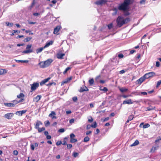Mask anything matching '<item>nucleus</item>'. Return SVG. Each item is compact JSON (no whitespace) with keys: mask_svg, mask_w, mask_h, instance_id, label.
<instances>
[{"mask_svg":"<svg viewBox=\"0 0 161 161\" xmlns=\"http://www.w3.org/2000/svg\"><path fill=\"white\" fill-rule=\"evenodd\" d=\"M130 4V0H124L123 3L119 6L118 9L123 11H128L129 9V6Z\"/></svg>","mask_w":161,"mask_h":161,"instance_id":"1","label":"nucleus"},{"mask_svg":"<svg viewBox=\"0 0 161 161\" xmlns=\"http://www.w3.org/2000/svg\"><path fill=\"white\" fill-rule=\"evenodd\" d=\"M53 60L51 59H49L44 62H40L39 64L41 68H44L48 66L53 62Z\"/></svg>","mask_w":161,"mask_h":161,"instance_id":"2","label":"nucleus"},{"mask_svg":"<svg viewBox=\"0 0 161 161\" xmlns=\"http://www.w3.org/2000/svg\"><path fill=\"white\" fill-rule=\"evenodd\" d=\"M123 18L120 16H119L117 19V25L119 27H121L123 25L125 24Z\"/></svg>","mask_w":161,"mask_h":161,"instance_id":"3","label":"nucleus"},{"mask_svg":"<svg viewBox=\"0 0 161 161\" xmlns=\"http://www.w3.org/2000/svg\"><path fill=\"white\" fill-rule=\"evenodd\" d=\"M20 102V99L19 100H14L13 101V103H4V104L5 106L11 107L14 106L15 105Z\"/></svg>","mask_w":161,"mask_h":161,"instance_id":"4","label":"nucleus"},{"mask_svg":"<svg viewBox=\"0 0 161 161\" xmlns=\"http://www.w3.org/2000/svg\"><path fill=\"white\" fill-rule=\"evenodd\" d=\"M32 47L31 44L28 45L27 46L26 50L22 52V53L24 54L29 53L32 52L33 50L31 49Z\"/></svg>","mask_w":161,"mask_h":161,"instance_id":"5","label":"nucleus"},{"mask_svg":"<svg viewBox=\"0 0 161 161\" xmlns=\"http://www.w3.org/2000/svg\"><path fill=\"white\" fill-rule=\"evenodd\" d=\"M30 85L31 86V92L36 90L39 86V83L37 82H34L32 84H31Z\"/></svg>","mask_w":161,"mask_h":161,"instance_id":"6","label":"nucleus"},{"mask_svg":"<svg viewBox=\"0 0 161 161\" xmlns=\"http://www.w3.org/2000/svg\"><path fill=\"white\" fill-rule=\"evenodd\" d=\"M155 75V73L154 72H152L146 73L144 76L146 79H147L154 76Z\"/></svg>","mask_w":161,"mask_h":161,"instance_id":"7","label":"nucleus"},{"mask_svg":"<svg viewBox=\"0 0 161 161\" xmlns=\"http://www.w3.org/2000/svg\"><path fill=\"white\" fill-rule=\"evenodd\" d=\"M107 2L106 0H99L95 2V3L97 5H102L106 3Z\"/></svg>","mask_w":161,"mask_h":161,"instance_id":"8","label":"nucleus"},{"mask_svg":"<svg viewBox=\"0 0 161 161\" xmlns=\"http://www.w3.org/2000/svg\"><path fill=\"white\" fill-rule=\"evenodd\" d=\"M146 78L144 77V76L140 78L139 79L136 81V84L140 85L145 80Z\"/></svg>","mask_w":161,"mask_h":161,"instance_id":"9","label":"nucleus"},{"mask_svg":"<svg viewBox=\"0 0 161 161\" xmlns=\"http://www.w3.org/2000/svg\"><path fill=\"white\" fill-rule=\"evenodd\" d=\"M75 135L73 134L72 133L70 135V142L71 143H74L77 141V140L76 139H75L74 138L75 137Z\"/></svg>","mask_w":161,"mask_h":161,"instance_id":"10","label":"nucleus"},{"mask_svg":"<svg viewBox=\"0 0 161 161\" xmlns=\"http://www.w3.org/2000/svg\"><path fill=\"white\" fill-rule=\"evenodd\" d=\"M13 113H8L4 115V117L8 119H10L13 116Z\"/></svg>","mask_w":161,"mask_h":161,"instance_id":"11","label":"nucleus"},{"mask_svg":"<svg viewBox=\"0 0 161 161\" xmlns=\"http://www.w3.org/2000/svg\"><path fill=\"white\" fill-rule=\"evenodd\" d=\"M56 113L54 111H52L51 113L49 115V116L52 118L53 119H56L57 117L55 116Z\"/></svg>","mask_w":161,"mask_h":161,"instance_id":"12","label":"nucleus"},{"mask_svg":"<svg viewBox=\"0 0 161 161\" xmlns=\"http://www.w3.org/2000/svg\"><path fill=\"white\" fill-rule=\"evenodd\" d=\"M51 78L50 77H48L46 79H44L40 83V85L41 86H42L45 83L47 82V81H48Z\"/></svg>","mask_w":161,"mask_h":161,"instance_id":"13","label":"nucleus"},{"mask_svg":"<svg viewBox=\"0 0 161 161\" xmlns=\"http://www.w3.org/2000/svg\"><path fill=\"white\" fill-rule=\"evenodd\" d=\"M88 90V89L86 86H84L83 87H81L80 90H79V91L80 92H82L84 91H87Z\"/></svg>","mask_w":161,"mask_h":161,"instance_id":"14","label":"nucleus"},{"mask_svg":"<svg viewBox=\"0 0 161 161\" xmlns=\"http://www.w3.org/2000/svg\"><path fill=\"white\" fill-rule=\"evenodd\" d=\"M61 28V27L59 26H58L56 27L54 30L53 33L54 34H57L58 31H59Z\"/></svg>","mask_w":161,"mask_h":161,"instance_id":"15","label":"nucleus"},{"mask_svg":"<svg viewBox=\"0 0 161 161\" xmlns=\"http://www.w3.org/2000/svg\"><path fill=\"white\" fill-rule=\"evenodd\" d=\"M41 97L42 96L41 95H38L33 98V101L37 102L41 99Z\"/></svg>","mask_w":161,"mask_h":161,"instance_id":"16","label":"nucleus"},{"mask_svg":"<svg viewBox=\"0 0 161 161\" xmlns=\"http://www.w3.org/2000/svg\"><path fill=\"white\" fill-rule=\"evenodd\" d=\"M133 103L132 100L131 99H129L127 100H125L123 102V104H131Z\"/></svg>","mask_w":161,"mask_h":161,"instance_id":"17","label":"nucleus"},{"mask_svg":"<svg viewBox=\"0 0 161 161\" xmlns=\"http://www.w3.org/2000/svg\"><path fill=\"white\" fill-rule=\"evenodd\" d=\"M42 123L39 121H37L35 125V128L38 129L39 128V126L40 125H42Z\"/></svg>","mask_w":161,"mask_h":161,"instance_id":"18","label":"nucleus"},{"mask_svg":"<svg viewBox=\"0 0 161 161\" xmlns=\"http://www.w3.org/2000/svg\"><path fill=\"white\" fill-rule=\"evenodd\" d=\"M64 55L65 54L64 53H59L57 54V57L58 59H62Z\"/></svg>","mask_w":161,"mask_h":161,"instance_id":"19","label":"nucleus"},{"mask_svg":"<svg viewBox=\"0 0 161 161\" xmlns=\"http://www.w3.org/2000/svg\"><path fill=\"white\" fill-rule=\"evenodd\" d=\"M53 42L52 41H50L49 42H47L46 43V44L44 47V48H46L48 47L50 45L52 44Z\"/></svg>","mask_w":161,"mask_h":161,"instance_id":"20","label":"nucleus"},{"mask_svg":"<svg viewBox=\"0 0 161 161\" xmlns=\"http://www.w3.org/2000/svg\"><path fill=\"white\" fill-rule=\"evenodd\" d=\"M7 72V70L6 69H0V75L4 74Z\"/></svg>","mask_w":161,"mask_h":161,"instance_id":"21","label":"nucleus"},{"mask_svg":"<svg viewBox=\"0 0 161 161\" xmlns=\"http://www.w3.org/2000/svg\"><path fill=\"white\" fill-rule=\"evenodd\" d=\"M139 142L138 140H136L135 141V142L131 145L130 146L131 147H133L135 146L136 145H138L139 144Z\"/></svg>","mask_w":161,"mask_h":161,"instance_id":"22","label":"nucleus"},{"mask_svg":"<svg viewBox=\"0 0 161 161\" xmlns=\"http://www.w3.org/2000/svg\"><path fill=\"white\" fill-rule=\"evenodd\" d=\"M119 90L122 92H124L127 91L128 90V89L124 87L119 88Z\"/></svg>","mask_w":161,"mask_h":161,"instance_id":"23","label":"nucleus"},{"mask_svg":"<svg viewBox=\"0 0 161 161\" xmlns=\"http://www.w3.org/2000/svg\"><path fill=\"white\" fill-rule=\"evenodd\" d=\"M6 25L8 26L9 27H11L13 26V25H14L13 23H9L8 22H6Z\"/></svg>","mask_w":161,"mask_h":161,"instance_id":"24","label":"nucleus"},{"mask_svg":"<svg viewBox=\"0 0 161 161\" xmlns=\"http://www.w3.org/2000/svg\"><path fill=\"white\" fill-rule=\"evenodd\" d=\"M45 48H44V47H42L39 48L37 49L36 50L37 53H39L41 52Z\"/></svg>","mask_w":161,"mask_h":161,"instance_id":"25","label":"nucleus"},{"mask_svg":"<svg viewBox=\"0 0 161 161\" xmlns=\"http://www.w3.org/2000/svg\"><path fill=\"white\" fill-rule=\"evenodd\" d=\"M94 81L93 78L89 80V83L90 85L92 86L94 83Z\"/></svg>","mask_w":161,"mask_h":161,"instance_id":"26","label":"nucleus"},{"mask_svg":"<svg viewBox=\"0 0 161 161\" xmlns=\"http://www.w3.org/2000/svg\"><path fill=\"white\" fill-rule=\"evenodd\" d=\"M157 147H153L151 150L150 152L151 153H154L155 151L157 150Z\"/></svg>","mask_w":161,"mask_h":161,"instance_id":"27","label":"nucleus"},{"mask_svg":"<svg viewBox=\"0 0 161 161\" xmlns=\"http://www.w3.org/2000/svg\"><path fill=\"white\" fill-rule=\"evenodd\" d=\"M45 129L44 127H43L42 128H38L37 130H38V132L39 133L41 132H42L44 130H45Z\"/></svg>","mask_w":161,"mask_h":161,"instance_id":"28","label":"nucleus"},{"mask_svg":"<svg viewBox=\"0 0 161 161\" xmlns=\"http://www.w3.org/2000/svg\"><path fill=\"white\" fill-rule=\"evenodd\" d=\"M25 97L23 93H21V102H23L25 99L24 97Z\"/></svg>","mask_w":161,"mask_h":161,"instance_id":"29","label":"nucleus"},{"mask_svg":"<svg viewBox=\"0 0 161 161\" xmlns=\"http://www.w3.org/2000/svg\"><path fill=\"white\" fill-rule=\"evenodd\" d=\"M31 39V37H26V38H25L24 39V42H28Z\"/></svg>","mask_w":161,"mask_h":161,"instance_id":"30","label":"nucleus"},{"mask_svg":"<svg viewBox=\"0 0 161 161\" xmlns=\"http://www.w3.org/2000/svg\"><path fill=\"white\" fill-rule=\"evenodd\" d=\"M161 140V137L159 136L157 138V139L155 141V143L156 144H157L158 142Z\"/></svg>","mask_w":161,"mask_h":161,"instance_id":"31","label":"nucleus"},{"mask_svg":"<svg viewBox=\"0 0 161 161\" xmlns=\"http://www.w3.org/2000/svg\"><path fill=\"white\" fill-rule=\"evenodd\" d=\"M91 126L92 128H95L97 126V123L96 122H94L93 125H92Z\"/></svg>","mask_w":161,"mask_h":161,"instance_id":"32","label":"nucleus"},{"mask_svg":"<svg viewBox=\"0 0 161 161\" xmlns=\"http://www.w3.org/2000/svg\"><path fill=\"white\" fill-rule=\"evenodd\" d=\"M134 118V116L133 115H130L128 118V120L130 121L133 119Z\"/></svg>","mask_w":161,"mask_h":161,"instance_id":"33","label":"nucleus"},{"mask_svg":"<svg viewBox=\"0 0 161 161\" xmlns=\"http://www.w3.org/2000/svg\"><path fill=\"white\" fill-rule=\"evenodd\" d=\"M150 126V125L148 124H147L145 125H144L143 126V128H148Z\"/></svg>","mask_w":161,"mask_h":161,"instance_id":"34","label":"nucleus"},{"mask_svg":"<svg viewBox=\"0 0 161 161\" xmlns=\"http://www.w3.org/2000/svg\"><path fill=\"white\" fill-rule=\"evenodd\" d=\"M124 21H125V24L129 22L130 20V19L129 18H126L125 19H124Z\"/></svg>","mask_w":161,"mask_h":161,"instance_id":"35","label":"nucleus"},{"mask_svg":"<svg viewBox=\"0 0 161 161\" xmlns=\"http://www.w3.org/2000/svg\"><path fill=\"white\" fill-rule=\"evenodd\" d=\"M89 140V138L88 136H86L85 137L84 139V142H87Z\"/></svg>","mask_w":161,"mask_h":161,"instance_id":"36","label":"nucleus"},{"mask_svg":"<svg viewBox=\"0 0 161 161\" xmlns=\"http://www.w3.org/2000/svg\"><path fill=\"white\" fill-rule=\"evenodd\" d=\"M71 69V68L68 67L63 72L64 74H65L68 71L69 69Z\"/></svg>","mask_w":161,"mask_h":161,"instance_id":"37","label":"nucleus"},{"mask_svg":"<svg viewBox=\"0 0 161 161\" xmlns=\"http://www.w3.org/2000/svg\"><path fill=\"white\" fill-rule=\"evenodd\" d=\"M100 90L102 91H103L104 92H106L108 91V89L105 87H104L103 89H100Z\"/></svg>","mask_w":161,"mask_h":161,"instance_id":"38","label":"nucleus"},{"mask_svg":"<svg viewBox=\"0 0 161 161\" xmlns=\"http://www.w3.org/2000/svg\"><path fill=\"white\" fill-rule=\"evenodd\" d=\"M155 107L153 108V107H148L147 108V109L146 110H148V111H150L151 110H153L154 109Z\"/></svg>","mask_w":161,"mask_h":161,"instance_id":"39","label":"nucleus"},{"mask_svg":"<svg viewBox=\"0 0 161 161\" xmlns=\"http://www.w3.org/2000/svg\"><path fill=\"white\" fill-rule=\"evenodd\" d=\"M64 128H61L60 129L58 130V132H59L63 133L64 131Z\"/></svg>","mask_w":161,"mask_h":161,"instance_id":"40","label":"nucleus"},{"mask_svg":"<svg viewBox=\"0 0 161 161\" xmlns=\"http://www.w3.org/2000/svg\"><path fill=\"white\" fill-rule=\"evenodd\" d=\"M161 84V80H160L158 81L156 87H158Z\"/></svg>","mask_w":161,"mask_h":161,"instance_id":"41","label":"nucleus"},{"mask_svg":"<svg viewBox=\"0 0 161 161\" xmlns=\"http://www.w3.org/2000/svg\"><path fill=\"white\" fill-rule=\"evenodd\" d=\"M67 148L68 149H70L72 147V145L71 144H67Z\"/></svg>","mask_w":161,"mask_h":161,"instance_id":"42","label":"nucleus"},{"mask_svg":"<svg viewBox=\"0 0 161 161\" xmlns=\"http://www.w3.org/2000/svg\"><path fill=\"white\" fill-rule=\"evenodd\" d=\"M45 123V125L46 126H47L50 124V122L49 121L47 120L46 121Z\"/></svg>","mask_w":161,"mask_h":161,"instance_id":"43","label":"nucleus"},{"mask_svg":"<svg viewBox=\"0 0 161 161\" xmlns=\"http://www.w3.org/2000/svg\"><path fill=\"white\" fill-rule=\"evenodd\" d=\"M78 155V153H74L73 154V156L75 157H77Z\"/></svg>","mask_w":161,"mask_h":161,"instance_id":"44","label":"nucleus"},{"mask_svg":"<svg viewBox=\"0 0 161 161\" xmlns=\"http://www.w3.org/2000/svg\"><path fill=\"white\" fill-rule=\"evenodd\" d=\"M113 25L112 23L108 25V28L109 29H111Z\"/></svg>","mask_w":161,"mask_h":161,"instance_id":"45","label":"nucleus"},{"mask_svg":"<svg viewBox=\"0 0 161 161\" xmlns=\"http://www.w3.org/2000/svg\"><path fill=\"white\" fill-rule=\"evenodd\" d=\"M75 119H72L69 120V123L70 124H72L74 122Z\"/></svg>","mask_w":161,"mask_h":161,"instance_id":"46","label":"nucleus"},{"mask_svg":"<svg viewBox=\"0 0 161 161\" xmlns=\"http://www.w3.org/2000/svg\"><path fill=\"white\" fill-rule=\"evenodd\" d=\"M100 77L101 76L99 75L96 77L95 79V80L97 82H98L99 81V79Z\"/></svg>","mask_w":161,"mask_h":161,"instance_id":"47","label":"nucleus"},{"mask_svg":"<svg viewBox=\"0 0 161 161\" xmlns=\"http://www.w3.org/2000/svg\"><path fill=\"white\" fill-rule=\"evenodd\" d=\"M53 84H54V85H55L56 83H55L54 82H52V83H48V84H47V86H50L52 85Z\"/></svg>","mask_w":161,"mask_h":161,"instance_id":"48","label":"nucleus"},{"mask_svg":"<svg viewBox=\"0 0 161 161\" xmlns=\"http://www.w3.org/2000/svg\"><path fill=\"white\" fill-rule=\"evenodd\" d=\"M26 111L27 110H24L21 111V115H22V114L25 113Z\"/></svg>","mask_w":161,"mask_h":161,"instance_id":"49","label":"nucleus"},{"mask_svg":"<svg viewBox=\"0 0 161 161\" xmlns=\"http://www.w3.org/2000/svg\"><path fill=\"white\" fill-rule=\"evenodd\" d=\"M156 67H159L160 63L159 62H158V61L156 62Z\"/></svg>","mask_w":161,"mask_h":161,"instance_id":"50","label":"nucleus"},{"mask_svg":"<svg viewBox=\"0 0 161 161\" xmlns=\"http://www.w3.org/2000/svg\"><path fill=\"white\" fill-rule=\"evenodd\" d=\"M146 0H141L140 2L141 4H144L145 3Z\"/></svg>","mask_w":161,"mask_h":161,"instance_id":"51","label":"nucleus"},{"mask_svg":"<svg viewBox=\"0 0 161 161\" xmlns=\"http://www.w3.org/2000/svg\"><path fill=\"white\" fill-rule=\"evenodd\" d=\"M31 149L32 150H34L35 149V146H34V145H33V144H31Z\"/></svg>","mask_w":161,"mask_h":161,"instance_id":"52","label":"nucleus"},{"mask_svg":"<svg viewBox=\"0 0 161 161\" xmlns=\"http://www.w3.org/2000/svg\"><path fill=\"white\" fill-rule=\"evenodd\" d=\"M29 61L27 60H21V63H28Z\"/></svg>","mask_w":161,"mask_h":161,"instance_id":"53","label":"nucleus"},{"mask_svg":"<svg viewBox=\"0 0 161 161\" xmlns=\"http://www.w3.org/2000/svg\"><path fill=\"white\" fill-rule=\"evenodd\" d=\"M61 144H62V142L61 141H58L56 143V144L57 146H59Z\"/></svg>","mask_w":161,"mask_h":161,"instance_id":"54","label":"nucleus"},{"mask_svg":"<svg viewBox=\"0 0 161 161\" xmlns=\"http://www.w3.org/2000/svg\"><path fill=\"white\" fill-rule=\"evenodd\" d=\"M69 81L67 79H66L65 81L63 82L62 83V85H63L64 83H66L67 82H68Z\"/></svg>","mask_w":161,"mask_h":161,"instance_id":"55","label":"nucleus"},{"mask_svg":"<svg viewBox=\"0 0 161 161\" xmlns=\"http://www.w3.org/2000/svg\"><path fill=\"white\" fill-rule=\"evenodd\" d=\"M13 153L14 155H17L18 154V152L16 150H14L13 152Z\"/></svg>","mask_w":161,"mask_h":161,"instance_id":"56","label":"nucleus"},{"mask_svg":"<svg viewBox=\"0 0 161 161\" xmlns=\"http://www.w3.org/2000/svg\"><path fill=\"white\" fill-rule=\"evenodd\" d=\"M118 57L119 58H121L123 57L124 55L122 54H119L118 55Z\"/></svg>","mask_w":161,"mask_h":161,"instance_id":"57","label":"nucleus"},{"mask_svg":"<svg viewBox=\"0 0 161 161\" xmlns=\"http://www.w3.org/2000/svg\"><path fill=\"white\" fill-rule=\"evenodd\" d=\"M77 100V98L76 97H74L73 98V100L74 102H76Z\"/></svg>","mask_w":161,"mask_h":161,"instance_id":"58","label":"nucleus"},{"mask_svg":"<svg viewBox=\"0 0 161 161\" xmlns=\"http://www.w3.org/2000/svg\"><path fill=\"white\" fill-rule=\"evenodd\" d=\"M109 119V117H107L105 118L103 120V121L104 122L107 120H108Z\"/></svg>","mask_w":161,"mask_h":161,"instance_id":"59","label":"nucleus"},{"mask_svg":"<svg viewBox=\"0 0 161 161\" xmlns=\"http://www.w3.org/2000/svg\"><path fill=\"white\" fill-rule=\"evenodd\" d=\"M129 96H131V95H123L122 96V97H124V98H126L127 97Z\"/></svg>","mask_w":161,"mask_h":161,"instance_id":"60","label":"nucleus"},{"mask_svg":"<svg viewBox=\"0 0 161 161\" xmlns=\"http://www.w3.org/2000/svg\"><path fill=\"white\" fill-rule=\"evenodd\" d=\"M92 132L91 131H87L86 132V135H88L89 134H90L92 133Z\"/></svg>","mask_w":161,"mask_h":161,"instance_id":"61","label":"nucleus"},{"mask_svg":"<svg viewBox=\"0 0 161 161\" xmlns=\"http://www.w3.org/2000/svg\"><path fill=\"white\" fill-rule=\"evenodd\" d=\"M71 113V111L70 110H68L66 111V114H70Z\"/></svg>","mask_w":161,"mask_h":161,"instance_id":"62","label":"nucleus"},{"mask_svg":"<svg viewBox=\"0 0 161 161\" xmlns=\"http://www.w3.org/2000/svg\"><path fill=\"white\" fill-rule=\"evenodd\" d=\"M93 119L91 117V119H88V120L89 122L91 123L93 121Z\"/></svg>","mask_w":161,"mask_h":161,"instance_id":"63","label":"nucleus"},{"mask_svg":"<svg viewBox=\"0 0 161 161\" xmlns=\"http://www.w3.org/2000/svg\"><path fill=\"white\" fill-rule=\"evenodd\" d=\"M46 138L47 139H51V136L48 135L47 136Z\"/></svg>","mask_w":161,"mask_h":161,"instance_id":"64","label":"nucleus"}]
</instances>
